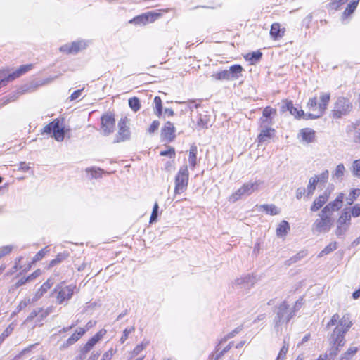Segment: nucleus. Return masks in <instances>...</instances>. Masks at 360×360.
Listing matches in <instances>:
<instances>
[{
  "instance_id": "nucleus-1",
  "label": "nucleus",
  "mask_w": 360,
  "mask_h": 360,
  "mask_svg": "<svg viewBox=\"0 0 360 360\" xmlns=\"http://www.w3.org/2000/svg\"><path fill=\"white\" fill-rule=\"evenodd\" d=\"M352 326V322L349 314H345L339 321L337 326L333 329L329 338L330 345L344 346L345 344V336Z\"/></svg>"
},
{
  "instance_id": "nucleus-2",
  "label": "nucleus",
  "mask_w": 360,
  "mask_h": 360,
  "mask_svg": "<svg viewBox=\"0 0 360 360\" xmlns=\"http://www.w3.org/2000/svg\"><path fill=\"white\" fill-rule=\"evenodd\" d=\"M32 64L20 65L17 70L10 73L9 68L0 69V88L25 75L33 68Z\"/></svg>"
},
{
  "instance_id": "nucleus-3",
  "label": "nucleus",
  "mask_w": 360,
  "mask_h": 360,
  "mask_svg": "<svg viewBox=\"0 0 360 360\" xmlns=\"http://www.w3.org/2000/svg\"><path fill=\"white\" fill-rule=\"evenodd\" d=\"M318 217L312 224L311 230L313 233L315 234L328 233L333 225L334 221L332 216L321 210Z\"/></svg>"
},
{
  "instance_id": "nucleus-4",
  "label": "nucleus",
  "mask_w": 360,
  "mask_h": 360,
  "mask_svg": "<svg viewBox=\"0 0 360 360\" xmlns=\"http://www.w3.org/2000/svg\"><path fill=\"white\" fill-rule=\"evenodd\" d=\"M294 311L289 308L286 301H283L278 307L275 317V329L278 333L279 326L287 323L295 316Z\"/></svg>"
},
{
  "instance_id": "nucleus-5",
  "label": "nucleus",
  "mask_w": 360,
  "mask_h": 360,
  "mask_svg": "<svg viewBox=\"0 0 360 360\" xmlns=\"http://www.w3.org/2000/svg\"><path fill=\"white\" fill-rule=\"evenodd\" d=\"M353 108V105L349 99L340 96L337 98L334 103V107L332 110V116L333 118L339 119L343 116L349 114Z\"/></svg>"
},
{
  "instance_id": "nucleus-6",
  "label": "nucleus",
  "mask_w": 360,
  "mask_h": 360,
  "mask_svg": "<svg viewBox=\"0 0 360 360\" xmlns=\"http://www.w3.org/2000/svg\"><path fill=\"white\" fill-rule=\"evenodd\" d=\"M263 184L261 180L254 182L249 181L244 184L240 188L234 192L229 198V201L235 202L243 196H248L253 192L257 191L260 185Z\"/></svg>"
},
{
  "instance_id": "nucleus-7",
  "label": "nucleus",
  "mask_w": 360,
  "mask_h": 360,
  "mask_svg": "<svg viewBox=\"0 0 360 360\" xmlns=\"http://www.w3.org/2000/svg\"><path fill=\"white\" fill-rule=\"evenodd\" d=\"M189 172L187 165L181 166L175 176L174 193L176 194L181 193L186 190Z\"/></svg>"
},
{
  "instance_id": "nucleus-8",
  "label": "nucleus",
  "mask_w": 360,
  "mask_h": 360,
  "mask_svg": "<svg viewBox=\"0 0 360 360\" xmlns=\"http://www.w3.org/2000/svg\"><path fill=\"white\" fill-rule=\"evenodd\" d=\"M351 224V214L347 210H343L337 221L335 234L338 238H342L349 229Z\"/></svg>"
},
{
  "instance_id": "nucleus-9",
  "label": "nucleus",
  "mask_w": 360,
  "mask_h": 360,
  "mask_svg": "<svg viewBox=\"0 0 360 360\" xmlns=\"http://www.w3.org/2000/svg\"><path fill=\"white\" fill-rule=\"evenodd\" d=\"M44 132L53 133V136L57 141H62L65 137V129L58 120H54L44 128Z\"/></svg>"
},
{
  "instance_id": "nucleus-10",
  "label": "nucleus",
  "mask_w": 360,
  "mask_h": 360,
  "mask_svg": "<svg viewBox=\"0 0 360 360\" xmlns=\"http://www.w3.org/2000/svg\"><path fill=\"white\" fill-rule=\"evenodd\" d=\"M76 286L69 285L63 287L61 285H58L54 289V292H57L56 302L59 304H63L70 300L73 295L74 290Z\"/></svg>"
},
{
  "instance_id": "nucleus-11",
  "label": "nucleus",
  "mask_w": 360,
  "mask_h": 360,
  "mask_svg": "<svg viewBox=\"0 0 360 360\" xmlns=\"http://www.w3.org/2000/svg\"><path fill=\"white\" fill-rule=\"evenodd\" d=\"M89 41L77 40L70 44H66L59 48L60 51L68 54H77L79 51H82L89 46Z\"/></svg>"
},
{
  "instance_id": "nucleus-12",
  "label": "nucleus",
  "mask_w": 360,
  "mask_h": 360,
  "mask_svg": "<svg viewBox=\"0 0 360 360\" xmlns=\"http://www.w3.org/2000/svg\"><path fill=\"white\" fill-rule=\"evenodd\" d=\"M255 283V278L252 276L248 275L235 280L232 283V288L242 292H248V291Z\"/></svg>"
},
{
  "instance_id": "nucleus-13",
  "label": "nucleus",
  "mask_w": 360,
  "mask_h": 360,
  "mask_svg": "<svg viewBox=\"0 0 360 360\" xmlns=\"http://www.w3.org/2000/svg\"><path fill=\"white\" fill-rule=\"evenodd\" d=\"M131 132L127 124V119L122 118L118 122V131L113 143H120L130 139Z\"/></svg>"
},
{
  "instance_id": "nucleus-14",
  "label": "nucleus",
  "mask_w": 360,
  "mask_h": 360,
  "mask_svg": "<svg viewBox=\"0 0 360 360\" xmlns=\"http://www.w3.org/2000/svg\"><path fill=\"white\" fill-rule=\"evenodd\" d=\"M101 131L104 136H108L114 132L115 129V120L111 113L104 114L101 117Z\"/></svg>"
},
{
  "instance_id": "nucleus-15",
  "label": "nucleus",
  "mask_w": 360,
  "mask_h": 360,
  "mask_svg": "<svg viewBox=\"0 0 360 360\" xmlns=\"http://www.w3.org/2000/svg\"><path fill=\"white\" fill-rule=\"evenodd\" d=\"M344 194L340 193L336 198L327 204L321 210L323 212L332 216L334 212L338 211L342 206Z\"/></svg>"
},
{
  "instance_id": "nucleus-16",
  "label": "nucleus",
  "mask_w": 360,
  "mask_h": 360,
  "mask_svg": "<svg viewBox=\"0 0 360 360\" xmlns=\"http://www.w3.org/2000/svg\"><path fill=\"white\" fill-rule=\"evenodd\" d=\"M160 15L159 13L148 12L134 18L130 22L136 25H146L148 22H154Z\"/></svg>"
},
{
  "instance_id": "nucleus-17",
  "label": "nucleus",
  "mask_w": 360,
  "mask_h": 360,
  "mask_svg": "<svg viewBox=\"0 0 360 360\" xmlns=\"http://www.w3.org/2000/svg\"><path fill=\"white\" fill-rule=\"evenodd\" d=\"M161 136L163 140L167 142H171L174 139L176 136L175 127L170 121L165 122L164 127L161 129Z\"/></svg>"
},
{
  "instance_id": "nucleus-18",
  "label": "nucleus",
  "mask_w": 360,
  "mask_h": 360,
  "mask_svg": "<svg viewBox=\"0 0 360 360\" xmlns=\"http://www.w3.org/2000/svg\"><path fill=\"white\" fill-rule=\"evenodd\" d=\"M330 193L325 191L323 194L316 198L310 207V210L313 212L320 210L328 200Z\"/></svg>"
},
{
  "instance_id": "nucleus-19",
  "label": "nucleus",
  "mask_w": 360,
  "mask_h": 360,
  "mask_svg": "<svg viewBox=\"0 0 360 360\" xmlns=\"http://www.w3.org/2000/svg\"><path fill=\"white\" fill-rule=\"evenodd\" d=\"M86 330L82 328H78L75 332L60 346V349H65L77 342L84 335Z\"/></svg>"
},
{
  "instance_id": "nucleus-20",
  "label": "nucleus",
  "mask_w": 360,
  "mask_h": 360,
  "mask_svg": "<svg viewBox=\"0 0 360 360\" xmlns=\"http://www.w3.org/2000/svg\"><path fill=\"white\" fill-rule=\"evenodd\" d=\"M282 111H289L290 113L297 119L302 118V115H304V111L295 107L291 101H285V104L282 106Z\"/></svg>"
},
{
  "instance_id": "nucleus-21",
  "label": "nucleus",
  "mask_w": 360,
  "mask_h": 360,
  "mask_svg": "<svg viewBox=\"0 0 360 360\" xmlns=\"http://www.w3.org/2000/svg\"><path fill=\"white\" fill-rule=\"evenodd\" d=\"M285 32V29L284 27H281L280 23L274 22L271 26L270 30V36L274 39L277 40L281 39Z\"/></svg>"
},
{
  "instance_id": "nucleus-22",
  "label": "nucleus",
  "mask_w": 360,
  "mask_h": 360,
  "mask_svg": "<svg viewBox=\"0 0 360 360\" xmlns=\"http://www.w3.org/2000/svg\"><path fill=\"white\" fill-rule=\"evenodd\" d=\"M55 279L53 278H49L45 283H44L41 288L36 292L34 299L37 300L41 297L43 295L47 292L49 289L54 284Z\"/></svg>"
},
{
  "instance_id": "nucleus-23",
  "label": "nucleus",
  "mask_w": 360,
  "mask_h": 360,
  "mask_svg": "<svg viewBox=\"0 0 360 360\" xmlns=\"http://www.w3.org/2000/svg\"><path fill=\"white\" fill-rule=\"evenodd\" d=\"M243 68L240 65H231L229 70H227L228 73L230 77L231 80L237 79L241 75V72H243Z\"/></svg>"
},
{
  "instance_id": "nucleus-24",
  "label": "nucleus",
  "mask_w": 360,
  "mask_h": 360,
  "mask_svg": "<svg viewBox=\"0 0 360 360\" xmlns=\"http://www.w3.org/2000/svg\"><path fill=\"white\" fill-rule=\"evenodd\" d=\"M300 135L303 141L307 143L314 142L315 139V131L311 128H304L300 131Z\"/></svg>"
},
{
  "instance_id": "nucleus-25",
  "label": "nucleus",
  "mask_w": 360,
  "mask_h": 360,
  "mask_svg": "<svg viewBox=\"0 0 360 360\" xmlns=\"http://www.w3.org/2000/svg\"><path fill=\"white\" fill-rule=\"evenodd\" d=\"M330 98L329 93L322 94L320 96V103L318 105V110L323 115L327 109Z\"/></svg>"
},
{
  "instance_id": "nucleus-26",
  "label": "nucleus",
  "mask_w": 360,
  "mask_h": 360,
  "mask_svg": "<svg viewBox=\"0 0 360 360\" xmlns=\"http://www.w3.org/2000/svg\"><path fill=\"white\" fill-rule=\"evenodd\" d=\"M153 111L154 114L159 118L163 116V107L162 99L160 96H155L153 101Z\"/></svg>"
},
{
  "instance_id": "nucleus-27",
  "label": "nucleus",
  "mask_w": 360,
  "mask_h": 360,
  "mask_svg": "<svg viewBox=\"0 0 360 360\" xmlns=\"http://www.w3.org/2000/svg\"><path fill=\"white\" fill-rule=\"evenodd\" d=\"M275 133V130L272 128H265L262 129L258 135V141L259 143L266 141L271 139Z\"/></svg>"
},
{
  "instance_id": "nucleus-28",
  "label": "nucleus",
  "mask_w": 360,
  "mask_h": 360,
  "mask_svg": "<svg viewBox=\"0 0 360 360\" xmlns=\"http://www.w3.org/2000/svg\"><path fill=\"white\" fill-rule=\"evenodd\" d=\"M197 153L198 148L195 144H193L189 150L188 162L190 167L194 169L197 165Z\"/></svg>"
},
{
  "instance_id": "nucleus-29",
  "label": "nucleus",
  "mask_w": 360,
  "mask_h": 360,
  "mask_svg": "<svg viewBox=\"0 0 360 360\" xmlns=\"http://www.w3.org/2000/svg\"><path fill=\"white\" fill-rule=\"evenodd\" d=\"M289 230V223L285 220H283L276 229V235L278 237H283L288 233Z\"/></svg>"
},
{
  "instance_id": "nucleus-30",
  "label": "nucleus",
  "mask_w": 360,
  "mask_h": 360,
  "mask_svg": "<svg viewBox=\"0 0 360 360\" xmlns=\"http://www.w3.org/2000/svg\"><path fill=\"white\" fill-rule=\"evenodd\" d=\"M345 172V167L342 163L339 164L332 174V178L334 180L341 181Z\"/></svg>"
},
{
  "instance_id": "nucleus-31",
  "label": "nucleus",
  "mask_w": 360,
  "mask_h": 360,
  "mask_svg": "<svg viewBox=\"0 0 360 360\" xmlns=\"http://www.w3.org/2000/svg\"><path fill=\"white\" fill-rule=\"evenodd\" d=\"M261 209H262L266 214L271 215H277L280 213V210L278 207L273 204H264L259 206Z\"/></svg>"
},
{
  "instance_id": "nucleus-32",
  "label": "nucleus",
  "mask_w": 360,
  "mask_h": 360,
  "mask_svg": "<svg viewBox=\"0 0 360 360\" xmlns=\"http://www.w3.org/2000/svg\"><path fill=\"white\" fill-rule=\"evenodd\" d=\"M69 257V253L68 252H60L57 255L56 257L52 259L49 265V268L53 267L56 264L62 262L65 259H66Z\"/></svg>"
},
{
  "instance_id": "nucleus-33",
  "label": "nucleus",
  "mask_w": 360,
  "mask_h": 360,
  "mask_svg": "<svg viewBox=\"0 0 360 360\" xmlns=\"http://www.w3.org/2000/svg\"><path fill=\"white\" fill-rule=\"evenodd\" d=\"M106 330L101 329L100 331H98L97 333H96L92 338H91L87 343H89V345L94 347V346L99 341L101 340L103 337L106 334Z\"/></svg>"
},
{
  "instance_id": "nucleus-34",
  "label": "nucleus",
  "mask_w": 360,
  "mask_h": 360,
  "mask_svg": "<svg viewBox=\"0 0 360 360\" xmlns=\"http://www.w3.org/2000/svg\"><path fill=\"white\" fill-rule=\"evenodd\" d=\"M358 352V347H350L340 358V360H351Z\"/></svg>"
},
{
  "instance_id": "nucleus-35",
  "label": "nucleus",
  "mask_w": 360,
  "mask_h": 360,
  "mask_svg": "<svg viewBox=\"0 0 360 360\" xmlns=\"http://www.w3.org/2000/svg\"><path fill=\"white\" fill-rule=\"evenodd\" d=\"M211 77L216 81L231 80L227 70L213 73Z\"/></svg>"
},
{
  "instance_id": "nucleus-36",
  "label": "nucleus",
  "mask_w": 360,
  "mask_h": 360,
  "mask_svg": "<svg viewBox=\"0 0 360 360\" xmlns=\"http://www.w3.org/2000/svg\"><path fill=\"white\" fill-rule=\"evenodd\" d=\"M262 57V53L260 51H253L247 56V60L251 62V64H255L260 60Z\"/></svg>"
},
{
  "instance_id": "nucleus-37",
  "label": "nucleus",
  "mask_w": 360,
  "mask_h": 360,
  "mask_svg": "<svg viewBox=\"0 0 360 360\" xmlns=\"http://www.w3.org/2000/svg\"><path fill=\"white\" fill-rule=\"evenodd\" d=\"M342 347L338 345H330V348L325 353L328 354V359L333 360L340 351Z\"/></svg>"
},
{
  "instance_id": "nucleus-38",
  "label": "nucleus",
  "mask_w": 360,
  "mask_h": 360,
  "mask_svg": "<svg viewBox=\"0 0 360 360\" xmlns=\"http://www.w3.org/2000/svg\"><path fill=\"white\" fill-rule=\"evenodd\" d=\"M337 243L336 242H332L329 243L327 246H326L323 250L320 252L319 254V257H323L324 255H328L333 251L337 249Z\"/></svg>"
},
{
  "instance_id": "nucleus-39",
  "label": "nucleus",
  "mask_w": 360,
  "mask_h": 360,
  "mask_svg": "<svg viewBox=\"0 0 360 360\" xmlns=\"http://www.w3.org/2000/svg\"><path fill=\"white\" fill-rule=\"evenodd\" d=\"M359 0H353L351 3H349L344 11V13H343L344 15L349 16L352 13H353L354 12V11L356 10V8L359 4Z\"/></svg>"
},
{
  "instance_id": "nucleus-40",
  "label": "nucleus",
  "mask_w": 360,
  "mask_h": 360,
  "mask_svg": "<svg viewBox=\"0 0 360 360\" xmlns=\"http://www.w3.org/2000/svg\"><path fill=\"white\" fill-rule=\"evenodd\" d=\"M359 195H360V189H352L350 191L349 196L346 198L347 205H352Z\"/></svg>"
},
{
  "instance_id": "nucleus-41",
  "label": "nucleus",
  "mask_w": 360,
  "mask_h": 360,
  "mask_svg": "<svg viewBox=\"0 0 360 360\" xmlns=\"http://www.w3.org/2000/svg\"><path fill=\"white\" fill-rule=\"evenodd\" d=\"M129 105L134 112H137L140 108V101L137 97L130 98L128 101Z\"/></svg>"
},
{
  "instance_id": "nucleus-42",
  "label": "nucleus",
  "mask_w": 360,
  "mask_h": 360,
  "mask_svg": "<svg viewBox=\"0 0 360 360\" xmlns=\"http://www.w3.org/2000/svg\"><path fill=\"white\" fill-rule=\"evenodd\" d=\"M148 345V342H142L141 344L136 346L131 352V357L139 355Z\"/></svg>"
},
{
  "instance_id": "nucleus-43",
  "label": "nucleus",
  "mask_w": 360,
  "mask_h": 360,
  "mask_svg": "<svg viewBox=\"0 0 360 360\" xmlns=\"http://www.w3.org/2000/svg\"><path fill=\"white\" fill-rule=\"evenodd\" d=\"M318 183L317 178L311 177L309 181V184L307 186V195H309L313 193L314 190L316 189V184Z\"/></svg>"
},
{
  "instance_id": "nucleus-44",
  "label": "nucleus",
  "mask_w": 360,
  "mask_h": 360,
  "mask_svg": "<svg viewBox=\"0 0 360 360\" xmlns=\"http://www.w3.org/2000/svg\"><path fill=\"white\" fill-rule=\"evenodd\" d=\"M283 343L284 345L281 349L278 355L276 358V360H284V359L285 358L286 354L288 350V345L286 343L285 340H284Z\"/></svg>"
},
{
  "instance_id": "nucleus-45",
  "label": "nucleus",
  "mask_w": 360,
  "mask_h": 360,
  "mask_svg": "<svg viewBox=\"0 0 360 360\" xmlns=\"http://www.w3.org/2000/svg\"><path fill=\"white\" fill-rule=\"evenodd\" d=\"M323 116V114L319 110H317V112H316L315 113H304V115H302V117L306 120H315V119H318L321 117Z\"/></svg>"
},
{
  "instance_id": "nucleus-46",
  "label": "nucleus",
  "mask_w": 360,
  "mask_h": 360,
  "mask_svg": "<svg viewBox=\"0 0 360 360\" xmlns=\"http://www.w3.org/2000/svg\"><path fill=\"white\" fill-rule=\"evenodd\" d=\"M49 252V250L48 249V247H45L44 248L41 249L35 255L32 262H36L41 260Z\"/></svg>"
},
{
  "instance_id": "nucleus-47",
  "label": "nucleus",
  "mask_w": 360,
  "mask_h": 360,
  "mask_svg": "<svg viewBox=\"0 0 360 360\" xmlns=\"http://www.w3.org/2000/svg\"><path fill=\"white\" fill-rule=\"evenodd\" d=\"M352 173L355 176L360 177V159L353 162Z\"/></svg>"
},
{
  "instance_id": "nucleus-48",
  "label": "nucleus",
  "mask_w": 360,
  "mask_h": 360,
  "mask_svg": "<svg viewBox=\"0 0 360 360\" xmlns=\"http://www.w3.org/2000/svg\"><path fill=\"white\" fill-rule=\"evenodd\" d=\"M273 109L270 107H266L263 110V117L261 118L262 122H268L269 119L272 114Z\"/></svg>"
},
{
  "instance_id": "nucleus-49",
  "label": "nucleus",
  "mask_w": 360,
  "mask_h": 360,
  "mask_svg": "<svg viewBox=\"0 0 360 360\" xmlns=\"http://www.w3.org/2000/svg\"><path fill=\"white\" fill-rule=\"evenodd\" d=\"M307 108L312 111L317 112L318 107H317V98L316 97L311 98H309L307 105Z\"/></svg>"
},
{
  "instance_id": "nucleus-50",
  "label": "nucleus",
  "mask_w": 360,
  "mask_h": 360,
  "mask_svg": "<svg viewBox=\"0 0 360 360\" xmlns=\"http://www.w3.org/2000/svg\"><path fill=\"white\" fill-rule=\"evenodd\" d=\"M328 176H329L328 170L326 169L321 174L316 175V176H313V178H317L318 182L326 183L328 181Z\"/></svg>"
},
{
  "instance_id": "nucleus-51",
  "label": "nucleus",
  "mask_w": 360,
  "mask_h": 360,
  "mask_svg": "<svg viewBox=\"0 0 360 360\" xmlns=\"http://www.w3.org/2000/svg\"><path fill=\"white\" fill-rule=\"evenodd\" d=\"M158 209H159L158 204V202H155L154 204V206H153V211H152V213H151V216H150V224L153 223L154 221H155L157 220L158 215Z\"/></svg>"
},
{
  "instance_id": "nucleus-52",
  "label": "nucleus",
  "mask_w": 360,
  "mask_h": 360,
  "mask_svg": "<svg viewBox=\"0 0 360 360\" xmlns=\"http://www.w3.org/2000/svg\"><path fill=\"white\" fill-rule=\"evenodd\" d=\"M340 319V315L338 313L333 314L330 320L328 322L326 328H329L330 327L335 326L337 323H339Z\"/></svg>"
},
{
  "instance_id": "nucleus-53",
  "label": "nucleus",
  "mask_w": 360,
  "mask_h": 360,
  "mask_svg": "<svg viewBox=\"0 0 360 360\" xmlns=\"http://www.w3.org/2000/svg\"><path fill=\"white\" fill-rule=\"evenodd\" d=\"M86 172L87 173L91 172V176L93 178H96H96H98V177L101 176V173L102 170L101 169H99V168L96 169L94 167H91V168H86Z\"/></svg>"
},
{
  "instance_id": "nucleus-54",
  "label": "nucleus",
  "mask_w": 360,
  "mask_h": 360,
  "mask_svg": "<svg viewBox=\"0 0 360 360\" xmlns=\"http://www.w3.org/2000/svg\"><path fill=\"white\" fill-rule=\"evenodd\" d=\"M233 342H230L229 345L225 347L221 352H219L214 357V360H218L220 359L223 355H224L233 346Z\"/></svg>"
},
{
  "instance_id": "nucleus-55",
  "label": "nucleus",
  "mask_w": 360,
  "mask_h": 360,
  "mask_svg": "<svg viewBox=\"0 0 360 360\" xmlns=\"http://www.w3.org/2000/svg\"><path fill=\"white\" fill-rule=\"evenodd\" d=\"M180 103H186L188 108L193 111V108H198L200 106V101L199 103H196L195 100H189L187 102H179Z\"/></svg>"
},
{
  "instance_id": "nucleus-56",
  "label": "nucleus",
  "mask_w": 360,
  "mask_h": 360,
  "mask_svg": "<svg viewBox=\"0 0 360 360\" xmlns=\"http://www.w3.org/2000/svg\"><path fill=\"white\" fill-rule=\"evenodd\" d=\"M347 0H333L330 6L332 9L338 10L342 5L345 4Z\"/></svg>"
},
{
  "instance_id": "nucleus-57",
  "label": "nucleus",
  "mask_w": 360,
  "mask_h": 360,
  "mask_svg": "<svg viewBox=\"0 0 360 360\" xmlns=\"http://www.w3.org/2000/svg\"><path fill=\"white\" fill-rule=\"evenodd\" d=\"M304 257V252H299L294 257L290 258L288 260L286 261V264L288 265H290L293 263L297 262V261L300 260Z\"/></svg>"
},
{
  "instance_id": "nucleus-58",
  "label": "nucleus",
  "mask_w": 360,
  "mask_h": 360,
  "mask_svg": "<svg viewBox=\"0 0 360 360\" xmlns=\"http://www.w3.org/2000/svg\"><path fill=\"white\" fill-rule=\"evenodd\" d=\"M13 330V326L9 325L0 335V342H2L5 338L8 337Z\"/></svg>"
},
{
  "instance_id": "nucleus-59",
  "label": "nucleus",
  "mask_w": 360,
  "mask_h": 360,
  "mask_svg": "<svg viewBox=\"0 0 360 360\" xmlns=\"http://www.w3.org/2000/svg\"><path fill=\"white\" fill-rule=\"evenodd\" d=\"M134 330V327H131L129 328H125L124 330L123 331L122 335L120 338V342L124 343L126 341V340L128 338L129 335Z\"/></svg>"
},
{
  "instance_id": "nucleus-60",
  "label": "nucleus",
  "mask_w": 360,
  "mask_h": 360,
  "mask_svg": "<svg viewBox=\"0 0 360 360\" xmlns=\"http://www.w3.org/2000/svg\"><path fill=\"white\" fill-rule=\"evenodd\" d=\"M116 352V349L113 348H110L108 351L105 352L101 358V360H110L115 353Z\"/></svg>"
},
{
  "instance_id": "nucleus-61",
  "label": "nucleus",
  "mask_w": 360,
  "mask_h": 360,
  "mask_svg": "<svg viewBox=\"0 0 360 360\" xmlns=\"http://www.w3.org/2000/svg\"><path fill=\"white\" fill-rule=\"evenodd\" d=\"M13 250L12 245H6L0 248V259L9 254Z\"/></svg>"
},
{
  "instance_id": "nucleus-62",
  "label": "nucleus",
  "mask_w": 360,
  "mask_h": 360,
  "mask_svg": "<svg viewBox=\"0 0 360 360\" xmlns=\"http://www.w3.org/2000/svg\"><path fill=\"white\" fill-rule=\"evenodd\" d=\"M162 156H169V158H174L175 156V150L174 148L170 147L169 149L162 150L160 152Z\"/></svg>"
},
{
  "instance_id": "nucleus-63",
  "label": "nucleus",
  "mask_w": 360,
  "mask_h": 360,
  "mask_svg": "<svg viewBox=\"0 0 360 360\" xmlns=\"http://www.w3.org/2000/svg\"><path fill=\"white\" fill-rule=\"evenodd\" d=\"M159 127H160V122L158 120H154L151 123L149 128L148 129V132L150 134H153L158 129Z\"/></svg>"
},
{
  "instance_id": "nucleus-64",
  "label": "nucleus",
  "mask_w": 360,
  "mask_h": 360,
  "mask_svg": "<svg viewBox=\"0 0 360 360\" xmlns=\"http://www.w3.org/2000/svg\"><path fill=\"white\" fill-rule=\"evenodd\" d=\"M351 216L352 215L354 217H357L360 216V204H356L354 207H352L351 210Z\"/></svg>"
}]
</instances>
